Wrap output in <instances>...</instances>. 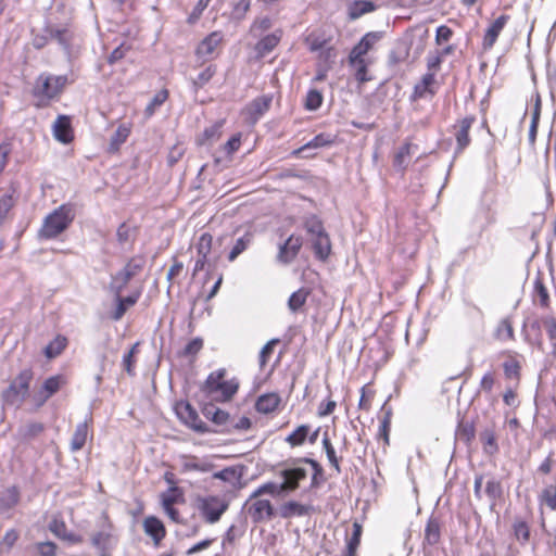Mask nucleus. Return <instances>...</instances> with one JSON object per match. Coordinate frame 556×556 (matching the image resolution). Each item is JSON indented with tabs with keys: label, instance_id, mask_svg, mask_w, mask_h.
<instances>
[{
	"label": "nucleus",
	"instance_id": "1",
	"mask_svg": "<svg viewBox=\"0 0 556 556\" xmlns=\"http://www.w3.org/2000/svg\"><path fill=\"white\" fill-rule=\"evenodd\" d=\"M226 370L218 369L213 371L206 378L203 391L207 396L217 402H227L232 399L239 388V382L236 379L226 380Z\"/></svg>",
	"mask_w": 556,
	"mask_h": 556
},
{
	"label": "nucleus",
	"instance_id": "2",
	"mask_svg": "<svg viewBox=\"0 0 556 556\" xmlns=\"http://www.w3.org/2000/svg\"><path fill=\"white\" fill-rule=\"evenodd\" d=\"M34 372L30 368L23 369L3 391V402L9 406L20 408L29 396L30 383Z\"/></svg>",
	"mask_w": 556,
	"mask_h": 556
},
{
	"label": "nucleus",
	"instance_id": "3",
	"mask_svg": "<svg viewBox=\"0 0 556 556\" xmlns=\"http://www.w3.org/2000/svg\"><path fill=\"white\" fill-rule=\"evenodd\" d=\"M68 79L66 75H52L42 73L35 81L33 87L34 97L38 98L41 102H49L56 99L63 92Z\"/></svg>",
	"mask_w": 556,
	"mask_h": 556
},
{
	"label": "nucleus",
	"instance_id": "4",
	"mask_svg": "<svg viewBox=\"0 0 556 556\" xmlns=\"http://www.w3.org/2000/svg\"><path fill=\"white\" fill-rule=\"evenodd\" d=\"M73 219V210L67 205H61L45 218L39 236L45 239H53L63 232Z\"/></svg>",
	"mask_w": 556,
	"mask_h": 556
},
{
	"label": "nucleus",
	"instance_id": "5",
	"mask_svg": "<svg viewBox=\"0 0 556 556\" xmlns=\"http://www.w3.org/2000/svg\"><path fill=\"white\" fill-rule=\"evenodd\" d=\"M91 545L98 551L99 556H110L116 545L114 526L108 516L103 515L98 523V529L90 534Z\"/></svg>",
	"mask_w": 556,
	"mask_h": 556
},
{
	"label": "nucleus",
	"instance_id": "6",
	"mask_svg": "<svg viewBox=\"0 0 556 556\" xmlns=\"http://www.w3.org/2000/svg\"><path fill=\"white\" fill-rule=\"evenodd\" d=\"M195 508L206 523H216L229 507V503L222 496L205 495L195 498Z\"/></svg>",
	"mask_w": 556,
	"mask_h": 556
},
{
	"label": "nucleus",
	"instance_id": "7",
	"mask_svg": "<svg viewBox=\"0 0 556 556\" xmlns=\"http://www.w3.org/2000/svg\"><path fill=\"white\" fill-rule=\"evenodd\" d=\"M247 515L253 523H263L275 517V508L269 500L250 495L244 504Z\"/></svg>",
	"mask_w": 556,
	"mask_h": 556
},
{
	"label": "nucleus",
	"instance_id": "8",
	"mask_svg": "<svg viewBox=\"0 0 556 556\" xmlns=\"http://www.w3.org/2000/svg\"><path fill=\"white\" fill-rule=\"evenodd\" d=\"M144 260L141 256L130 258L125 267L112 278V288L118 295L126 288L128 282L137 276L144 267Z\"/></svg>",
	"mask_w": 556,
	"mask_h": 556
},
{
	"label": "nucleus",
	"instance_id": "9",
	"mask_svg": "<svg viewBox=\"0 0 556 556\" xmlns=\"http://www.w3.org/2000/svg\"><path fill=\"white\" fill-rule=\"evenodd\" d=\"M279 475L283 479L280 483V490L287 494L294 492L300 486L301 481L307 478L308 472L304 467L293 464L285 466Z\"/></svg>",
	"mask_w": 556,
	"mask_h": 556
},
{
	"label": "nucleus",
	"instance_id": "10",
	"mask_svg": "<svg viewBox=\"0 0 556 556\" xmlns=\"http://www.w3.org/2000/svg\"><path fill=\"white\" fill-rule=\"evenodd\" d=\"M271 96H262L251 101L243 110L249 124H255L270 108Z\"/></svg>",
	"mask_w": 556,
	"mask_h": 556
},
{
	"label": "nucleus",
	"instance_id": "11",
	"mask_svg": "<svg viewBox=\"0 0 556 556\" xmlns=\"http://www.w3.org/2000/svg\"><path fill=\"white\" fill-rule=\"evenodd\" d=\"M223 40L220 31H213L206 36L197 48V56L203 61H208L217 55V49Z\"/></svg>",
	"mask_w": 556,
	"mask_h": 556
},
{
	"label": "nucleus",
	"instance_id": "12",
	"mask_svg": "<svg viewBox=\"0 0 556 556\" xmlns=\"http://www.w3.org/2000/svg\"><path fill=\"white\" fill-rule=\"evenodd\" d=\"M303 244L300 236L291 235L285 243L280 244L277 261L281 264H290L299 254Z\"/></svg>",
	"mask_w": 556,
	"mask_h": 556
},
{
	"label": "nucleus",
	"instance_id": "13",
	"mask_svg": "<svg viewBox=\"0 0 556 556\" xmlns=\"http://www.w3.org/2000/svg\"><path fill=\"white\" fill-rule=\"evenodd\" d=\"M509 20V15L502 14L490 24L482 39V49L484 51H489L494 47L500 34L505 28Z\"/></svg>",
	"mask_w": 556,
	"mask_h": 556
},
{
	"label": "nucleus",
	"instance_id": "14",
	"mask_svg": "<svg viewBox=\"0 0 556 556\" xmlns=\"http://www.w3.org/2000/svg\"><path fill=\"white\" fill-rule=\"evenodd\" d=\"M52 130L54 138L62 143H70L74 139L71 117L67 115H59Z\"/></svg>",
	"mask_w": 556,
	"mask_h": 556
},
{
	"label": "nucleus",
	"instance_id": "15",
	"mask_svg": "<svg viewBox=\"0 0 556 556\" xmlns=\"http://www.w3.org/2000/svg\"><path fill=\"white\" fill-rule=\"evenodd\" d=\"M91 425L92 416L89 415L83 422L76 426L70 443L72 452H78L85 446L89 437V430Z\"/></svg>",
	"mask_w": 556,
	"mask_h": 556
},
{
	"label": "nucleus",
	"instance_id": "16",
	"mask_svg": "<svg viewBox=\"0 0 556 556\" xmlns=\"http://www.w3.org/2000/svg\"><path fill=\"white\" fill-rule=\"evenodd\" d=\"M475 116H466L455 126V138L457 142V152H462L470 143L469 130L475 123Z\"/></svg>",
	"mask_w": 556,
	"mask_h": 556
},
{
	"label": "nucleus",
	"instance_id": "17",
	"mask_svg": "<svg viewBox=\"0 0 556 556\" xmlns=\"http://www.w3.org/2000/svg\"><path fill=\"white\" fill-rule=\"evenodd\" d=\"M313 510L311 505H304L295 501H290L282 504L279 508V515L283 519L293 517L308 516Z\"/></svg>",
	"mask_w": 556,
	"mask_h": 556
},
{
	"label": "nucleus",
	"instance_id": "18",
	"mask_svg": "<svg viewBox=\"0 0 556 556\" xmlns=\"http://www.w3.org/2000/svg\"><path fill=\"white\" fill-rule=\"evenodd\" d=\"M49 530L59 539L64 540L71 544H79L83 542V538L76 533L70 532L65 522L61 519L54 518L49 523Z\"/></svg>",
	"mask_w": 556,
	"mask_h": 556
},
{
	"label": "nucleus",
	"instance_id": "19",
	"mask_svg": "<svg viewBox=\"0 0 556 556\" xmlns=\"http://www.w3.org/2000/svg\"><path fill=\"white\" fill-rule=\"evenodd\" d=\"M371 61L366 58L349 55V65L354 70L355 79L359 84L371 80V76L368 75V66Z\"/></svg>",
	"mask_w": 556,
	"mask_h": 556
},
{
	"label": "nucleus",
	"instance_id": "20",
	"mask_svg": "<svg viewBox=\"0 0 556 556\" xmlns=\"http://www.w3.org/2000/svg\"><path fill=\"white\" fill-rule=\"evenodd\" d=\"M50 40H55L59 45L67 48L73 38V31L68 26L49 25L45 28Z\"/></svg>",
	"mask_w": 556,
	"mask_h": 556
},
{
	"label": "nucleus",
	"instance_id": "21",
	"mask_svg": "<svg viewBox=\"0 0 556 556\" xmlns=\"http://www.w3.org/2000/svg\"><path fill=\"white\" fill-rule=\"evenodd\" d=\"M381 34L378 31L367 33L359 42L351 50L349 55L365 58L369 50L380 40Z\"/></svg>",
	"mask_w": 556,
	"mask_h": 556
},
{
	"label": "nucleus",
	"instance_id": "22",
	"mask_svg": "<svg viewBox=\"0 0 556 556\" xmlns=\"http://www.w3.org/2000/svg\"><path fill=\"white\" fill-rule=\"evenodd\" d=\"M282 37V30L276 29L271 34L263 37L255 46V51L258 56L263 58L270 53L280 42Z\"/></svg>",
	"mask_w": 556,
	"mask_h": 556
},
{
	"label": "nucleus",
	"instance_id": "23",
	"mask_svg": "<svg viewBox=\"0 0 556 556\" xmlns=\"http://www.w3.org/2000/svg\"><path fill=\"white\" fill-rule=\"evenodd\" d=\"M376 9V4L370 0H354L348 5V16L351 21H355Z\"/></svg>",
	"mask_w": 556,
	"mask_h": 556
},
{
	"label": "nucleus",
	"instance_id": "24",
	"mask_svg": "<svg viewBox=\"0 0 556 556\" xmlns=\"http://www.w3.org/2000/svg\"><path fill=\"white\" fill-rule=\"evenodd\" d=\"M316 258L326 261L331 253V242L327 232L311 238Z\"/></svg>",
	"mask_w": 556,
	"mask_h": 556
},
{
	"label": "nucleus",
	"instance_id": "25",
	"mask_svg": "<svg viewBox=\"0 0 556 556\" xmlns=\"http://www.w3.org/2000/svg\"><path fill=\"white\" fill-rule=\"evenodd\" d=\"M435 84V76L434 73H426L421 81L416 84L414 87L413 98L416 99H424L428 94L433 96L435 93V90L433 88Z\"/></svg>",
	"mask_w": 556,
	"mask_h": 556
},
{
	"label": "nucleus",
	"instance_id": "26",
	"mask_svg": "<svg viewBox=\"0 0 556 556\" xmlns=\"http://www.w3.org/2000/svg\"><path fill=\"white\" fill-rule=\"evenodd\" d=\"M144 532L150 535L154 543L157 545L162 539L165 536L166 531L164 525L156 517L150 516L147 517L143 521Z\"/></svg>",
	"mask_w": 556,
	"mask_h": 556
},
{
	"label": "nucleus",
	"instance_id": "27",
	"mask_svg": "<svg viewBox=\"0 0 556 556\" xmlns=\"http://www.w3.org/2000/svg\"><path fill=\"white\" fill-rule=\"evenodd\" d=\"M280 396L277 393H266L256 400L255 408L258 413L269 414L276 410L280 404Z\"/></svg>",
	"mask_w": 556,
	"mask_h": 556
},
{
	"label": "nucleus",
	"instance_id": "28",
	"mask_svg": "<svg viewBox=\"0 0 556 556\" xmlns=\"http://www.w3.org/2000/svg\"><path fill=\"white\" fill-rule=\"evenodd\" d=\"M253 239L254 235L251 231H247L242 237L238 238L228 254V261L233 262L252 244Z\"/></svg>",
	"mask_w": 556,
	"mask_h": 556
},
{
	"label": "nucleus",
	"instance_id": "29",
	"mask_svg": "<svg viewBox=\"0 0 556 556\" xmlns=\"http://www.w3.org/2000/svg\"><path fill=\"white\" fill-rule=\"evenodd\" d=\"M213 468V465L206 460H201L194 456L184 457L181 462V470L184 472L188 471H201L208 472Z\"/></svg>",
	"mask_w": 556,
	"mask_h": 556
},
{
	"label": "nucleus",
	"instance_id": "30",
	"mask_svg": "<svg viewBox=\"0 0 556 556\" xmlns=\"http://www.w3.org/2000/svg\"><path fill=\"white\" fill-rule=\"evenodd\" d=\"M441 538V528L440 522L437 518H429L426 529H425V539L424 543L428 545H435L439 543Z\"/></svg>",
	"mask_w": 556,
	"mask_h": 556
},
{
	"label": "nucleus",
	"instance_id": "31",
	"mask_svg": "<svg viewBox=\"0 0 556 556\" xmlns=\"http://www.w3.org/2000/svg\"><path fill=\"white\" fill-rule=\"evenodd\" d=\"M203 414L207 419H211L214 424L218 426H229L230 416L227 412L223 409L210 405L204 408Z\"/></svg>",
	"mask_w": 556,
	"mask_h": 556
},
{
	"label": "nucleus",
	"instance_id": "32",
	"mask_svg": "<svg viewBox=\"0 0 556 556\" xmlns=\"http://www.w3.org/2000/svg\"><path fill=\"white\" fill-rule=\"evenodd\" d=\"M20 490L13 485L5 489L0 494V508L2 509H11L16 506L20 502Z\"/></svg>",
	"mask_w": 556,
	"mask_h": 556
},
{
	"label": "nucleus",
	"instance_id": "33",
	"mask_svg": "<svg viewBox=\"0 0 556 556\" xmlns=\"http://www.w3.org/2000/svg\"><path fill=\"white\" fill-rule=\"evenodd\" d=\"M412 148H413V144H410V143H404L402 147L399 148V150L395 153L394 159H393V165L395 168H397L400 170L406 169V167L409 163L410 156H412V153H410Z\"/></svg>",
	"mask_w": 556,
	"mask_h": 556
},
{
	"label": "nucleus",
	"instance_id": "34",
	"mask_svg": "<svg viewBox=\"0 0 556 556\" xmlns=\"http://www.w3.org/2000/svg\"><path fill=\"white\" fill-rule=\"evenodd\" d=\"M309 295V290L301 288L293 292L288 300V307L292 313H296L305 303Z\"/></svg>",
	"mask_w": 556,
	"mask_h": 556
},
{
	"label": "nucleus",
	"instance_id": "35",
	"mask_svg": "<svg viewBox=\"0 0 556 556\" xmlns=\"http://www.w3.org/2000/svg\"><path fill=\"white\" fill-rule=\"evenodd\" d=\"M494 337L500 341L515 340L513 324L508 318L501 320L495 329Z\"/></svg>",
	"mask_w": 556,
	"mask_h": 556
},
{
	"label": "nucleus",
	"instance_id": "36",
	"mask_svg": "<svg viewBox=\"0 0 556 556\" xmlns=\"http://www.w3.org/2000/svg\"><path fill=\"white\" fill-rule=\"evenodd\" d=\"M309 430L311 428L308 425H301L286 438V442L292 447L300 446L307 439Z\"/></svg>",
	"mask_w": 556,
	"mask_h": 556
},
{
	"label": "nucleus",
	"instance_id": "37",
	"mask_svg": "<svg viewBox=\"0 0 556 556\" xmlns=\"http://www.w3.org/2000/svg\"><path fill=\"white\" fill-rule=\"evenodd\" d=\"M298 463H306L312 466L314 472L311 480V489H317L324 481V469L318 462L312 458H301Z\"/></svg>",
	"mask_w": 556,
	"mask_h": 556
},
{
	"label": "nucleus",
	"instance_id": "38",
	"mask_svg": "<svg viewBox=\"0 0 556 556\" xmlns=\"http://www.w3.org/2000/svg\"><path fill=\"white\" fill-rule=\"evenodd\" d=\"M45 430L41 422H29L18 429V437L23 440H30L38 437Z\"/></svg>",
	"mask_w": 556,
	"mask_h": 556
},
{
	"label": "nucleus",
	"instance_id": "39",
	"mask_svg": "<svg viewBox=\"0 0 556 556\" xmlns=\"http://www.w3.org/2000/svg\"><path fill=\"white\" fill-rule=\"evenodd\" d=\"M534 299L541 307L547 308L549 306V294L540 277L534 280Z\"/></svg>",
	"mask_w": 556,
	"mask_h": 556
},
{
	"label": "nucleus",
	"instance_id": "40",
	"mask_svg": "<svg viewBox=\"0 0 556 556\" xmlns=\"http://www.w3.org/2000/svg\"><path fill=\"white\" fill-rule=\"evenodd\" d=\"M481 442L483 443L484 452L488 454H495L498 451L496 443V435L492 429H484L480 434Z\"/></svg>",
	"mask_w": 556,
	"mask_h": 556
},
{
	"label": "nucleus",
	"instance_id": "41",
	"mask_svg": "<svg viewBox=\"0 0 556 556\" xmlns=\"http://www.w3.org/2000/svg\"><path fill=\"white\" fill-rule=\"evenodd\" d=\"M15 205V199L11 193L0 195V227L8 220L11 210Z\"/></svg>",
	"mask_w": 556,
	"mask_h": 556
},
{
	"label": "nucleus",
	"instance_id": "42",
	"mask_svg": "<svg viewBox=\"0 0 556 556\" xmlns=\"http://www.w3.org/2000/svg\"><path fill=\"white\" fill-rule=\"evenodd\" d=\"M66 344L67 339L63 336H58L46 346L45 355L48 358H54L62 353V351L66 348Z\"/></svg>",
	"mask_w": 556,
	"mask_h": 556
},
{
	"label": "nucleus",
	"instance_id": "43",
	"mask_svg": "<svg viewBox=\"0 0 556 556\" xmlns=\"http://www.w3.org/2000/svg\"><path fill=\"white\" fill-rule=\"evenodd\" d=\"M129 134L130 129L126 125L118 126L113 136L111 137L110 150L117 151L121 144H123L127 140Z\"/></svg>",
	"mask_w": 556,
	"mask_h": 556
},
{
	"label": "nucleus",
	"instance_id": "44",
	"mask_svg": "<svg viewBox=\"0 0 556 556\" xmlns=\"http://www.w3.org/2000/svg\"><path fill=\"white\" fill-rule=\"evenodd\" d=\"M323 447L326 452V455H327V458H328L330 465L334 468L337 473H340L341 472L340 460L336 454L334 447L331 444V441L327 433H325V435L323 438Z\"/></svg>",
	"mask_w": 556,
	"mask_h": 556
},
{
	"label": "nucleus",
	"instance_id": "45",
	"mask_svg": "<svg viewBox=\"0 0 556 556\" xmlns=\"http://www.w3.org/2000/svg\"><path fill=\"white\" fill-rule=\"evenodd\" d=\"M177 416L184 424L188 425L198 415L197 410L188 402H180L176 405Z\"/></svg>",
	"mask_w": 556,
	"mask_h": 556
},
{
	"label": "nucleus",
	"instance_id": "46",
	"mask_svg": "<svg viewBox=\"0 0 556 556\" xmlns=\"http://www.w3.org/2000/svg\"><path fill=\"white\" fill-rule=\"evenodd\" d=\"M504 375L507 379L510 380H519L520 379V363L514 358L509 357L506 362L503 364Z\"/></svg>",
	"mask_w": 556,
	"mask_h": 556
},
{
	"label": "nucleus",
	"instance_id": "47",
	"mask_svg": "<svg viewBox=\"0 0 556 556\" xmlns=\"http://www.w3.org/2000/svg\"><path fill=\"white\" fill-rule=\"evenodd\" d=\"M182 491L178 486H170L162 494V506H172L178 502H182Z\"/></svg>",
	"mask_w": 556,
	"mask_h": 556
},
{
	"label": "nucleus",
	"instance_id": "48",
	"mask_svg": "<svg viewBox=\"0 0 556 556\" xmlns=\"http://www.w3.org/2000/svg\"><path fill=\"white\" fill-rule=\"evenodd\" d=\"M513 528H514L515 536L519 542H521L523 544L529 541L530 529L526 521H523L519 518H516L514 521Z\"/></svg>",
	"mask_w": 556,
	"mask_h": 556
},
{
	"label": "nucleus",
	"instance_id": "49",
	"mask_svg": "<svg viewBox=\"0 0 556 556\" xmlns=\"http://www.w3.org/2000/svg\"><path fill=\"white\" fill-rule=\"evenodd\" d=\"M213 237L208 232H204L200 236L197 243L198 256L207 258L212 250Z\"/></svg>",
	"mask_w": 556,
	"mask_h": 556
},
{
	"label": "nucleus",
	"instance_id": "50",
	"mask_svg": "<svg viewBox=\"0 0 556 556\" xmlns=\"http://www.w3.org/2000/svg\"><path fill=\"white\" fill-rule=\"evenodd\" d=\"M304 227L307 233L311 235V238L326 232L321 220L314 215L305 219Z\"/></svg>",
	"mask_w": 556,
	"mask_h": 556
},
{
	"label": "nucleus",
	"instance_id": "51",
	"mask_svg": "<svg viewBox=\"0 0 556 556\" xmlns=\"http://www.w3.org/2000/svg\"><path fill=\"white\" fill-rule=\"evenodd\" d=\"M63 383V378L61 376H52L49 377L40 388L49 397L55 394Z\"/></svg>",
	"mask_w": 556,
	"mask_h": 556
},
{
	"label": "nucleus",
	"instance_id": "52",
	"mask_svg": "<svg viewBox=\"0 0 556 556\" xmlns=\"http://www.w3.org/2000/svg\"><path fill=\"white\" fill-rule=\"evenodd\" d=\"M216 73V66L215 65H208L204 71H202L198 76L197 78H194L192 80V84L195 88V90L202 88L203 86H205L211 79L212 77L215 75Z\"/></svg>",
	"mask_w": 556,
	"mask_h": 556
},
{
	"label": "nucleus",
	"instance_id": "53",
	"mask_svg": "<svg viewBox=\"0 0 556 556\" xmlns=\"http://www.w3.org/2000/svg\"><path fill=\"white\" fill-rule=\"evenodd\" d=\"M323 94L317 89H312L307 92L305 98V109L308 111H315L320 108L323 103Z\"/></svg>",
	"mask_w": 556,
	"mask_h": 556
},
{
	"label": "nucleus",
	"instance_id": "54",
	"mask_svg": "<svg viewBox=\"0 0 556 556\" xmlns=\"http://www.w3.org/2000/svg\"><path fill=\"white\" fill-rule=\"evenodd\" d=\"M280 342L279 339L275 338V339H271L269 340L261 350L260 352V356H258V362H260V367L261 368H264L265 365L267 364L270 355L273 354L274 352V349L275 346Z\"/></svg>",
	"mask_w": 556,
	"mask_h": 556
},
{
	"label": "nucleus",
	"instance_id": "55",
	"mask_svg": "<svg viewBox=\"0 0 556 556\" xmlns=\"http://www.w3.org/2000/svg\"><path fill=\"white\" fill-rule=\"evenodd\" d=\"M168 98V91L166 89L160 90L150 101L146 108L147 115L151 116L155 109L161 106Z\"/></svg>",
	"mask_w": 556,
	"mask_h": 556
},
{
	"label": "nucleus",
	"instance_id": "56",
	"mask_svg": "<svg viewBox=\"0 0 556 556\" xmlns=\"http://www.w3.org/2000/svg\"><path fill=\"white\" fill-rule=\"evenodd\" d=\"M283 493L285 492L280 490V484H277L275 482H266L260 485L252 494L254 496L261 497L263 494L280 495Z\"/></svg>",
	"mask_w": 556,
	"mask_h": 556
},
{
	"label": "nucleus",
	"instance_id": "57",
	"mask_svg": "<svg viewBox=\"0 0 556 556\" xmlns=\"http://www.w3.org/2000/svg\"><path fill=\"white\" fill-rule=\"evenodd\" d=\"M503 490L498 481L494 479L488 480L485 484V494L492 503H495L502 496Z\"/></svg>",
	"mask_w": 556,
	"mask_h": 556
},
{
	"label": "nucleus",
	"instance_id": "58",
	"mask_svg": "<svg viewBox=\"0 0 556 556\" xmlns=\"http://www.w3.org/2000/svg\"><path fill=\"white\" fill-rule=\"evenodd\" d=\"M220 136V124H214L204 129L201 137L198 139L199 144H205L208 141H213Z\"/></svg>",
	"mask_w": 556,
	"mask_h": 556
},
{
	"label": "nucleus",
	"instance_id": "59",
	"mask_svg": "<svg viewBox=\"0 0 556 556\" xmlns=\"http://www.w3.org/2000/svg\"><path fill=\"white\" fill-rule=\"evenodd\" d=\"M18 539V532L14 529H11L5 532L4 536L0 542V553L9 552L12 546L16 543Z\"/></svg>",
	"mask_w": 556,
	"mask_h": 556
},
{
	"label": "nucleus",
	"instance_id": "60",
	"mask_svg": "<svg viewBox=\"0 0 556 556\" xmlns=\"http://www.w3.org/2000/svg\"><path fill=\"white\" fill-rule=\"evenodd\" d=\"M391 429V414L387 413L380 422L378 438L384 441L386 445H389V437Z\"/></svg>",
	"mask_w": 556,
	"mask_h": 556
},
{
	"label": "nucleus",
	"instance_id": "61",
	"mask_svg": "<svg viewBox=\"0 0 556 556\" xmlns=\"http://www.w3.org/2000/svg\"><path fill=\"white\" fill-rule=\"evenodd\" d=\"M251 7V0H239L235 5L232 10V16L236 20H242L245 17V14L250 10Z\"/></svg>",
	"mask_w": 556,
	"mask_h": 556
},
{
	"label": "nucleus",
	"instance_id": "62",
	"mask_svg": "<svg viewBox=\"0 0 556 556\" xmlns=\"http://www.w3.org/2000/svg\"><path fill=\"white\" fill-rule=\"evenodd\" d=\"M542 497L551 509L556 510V485H549L544 489Z\"/></svg>",
	"mask_w": 556,
	"mask_h": 556
},
{
	"label": "nucleus",
	"instance_id": "63",
	"mask_svg": "<svg viewBox=\"0 0 556 556\" xmlns=\"http://www.w3.org/2000/svg\"><path fill=\"white\" fill-rule=\"evenodd\" d=\"M542 324L546 330L548 339L551 341L556 340V318L553 316H547L542 318Z\"/></svg>",
	"mask_w": 556,
	"mask_h": 556
},
{
	"label": "nucleus",
	"instance_id": "64",
	"mask_svg": "<svg viewBox=\"0 0 556 556\" xmlns=\"http://www.w3.org/2000/svg\"><path fill=\"white\" fill-rule=\"evenodd\" d=\"M36 548L40 556H55L56 545L53 542H39Z\"/></svg>",
	"mask_w": 556,
	"mask_h": 556
}]
</instances>
